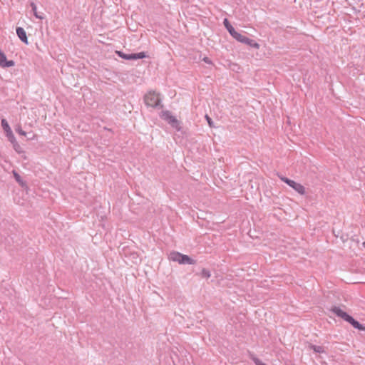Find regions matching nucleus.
Listing matches in <instances>:
<instances>
[{
	"mask_svg": "<svg viewBox=\"0 0 365 365\" xmlns=\"http://www.w3.org/2000/svg\"><path fill=\"white\" fill-rule=\"evenodd\" d=\"M331 311L339 317H341L346 322L351 324L354 328L361 331H365V327L363 324H361L359 322L356 321L352 317L349 316L341 308L334 306L331 307Z\"/></svg>",
	"mask_w": 365,
	"mask_h": 365,
	"instance_id": "nucleus-1",
	"label": "nucleus"
},
{
	"mask_svg": "<svg viewBox=\"0 0 365 365\" xmlns=\"http://www.w3.org/2000/svg\"><path fill=\"white\" fill-rule=\"evenodd\" d=\"M169 259L173 262H178L179 264H193L195 262L190 257L182 255L178 252H172L169 255Z\"/></svg>",
	"mask_w": 365,
	"mask_h": 365,
	"instance_id": "nucleus-2",
	"label": "nucleus"
},
{
	"mask_svg": "<svg viewBox=\"0 0 365 365\" xmlns=\"http://www.w3.org/2000/svg\"><path fill=\"white\" fill-rule=\"evenodd\" d=\"M144 101L148 106L155 108L160 105L161 100L159 93L150 91L145 96Z\"/></svg>",
	"mask_w": 365,
	"mask_h": 365,
	"instance_id": "nucleus-3",
	"label": "nucleus"
},
{
	"mask_svg": "<svg viewBox=\"0 0 365 365\" xmlns=\"http://www.w3.org/2000/svg\"><path fill=\"white\" fill-rule=\"evenodd\" d=\"M161 118L168 121V123L176 130L179 131L181 129L180 122L173 116L168 110L163 111Z\"/></svg>",
	"mask_w": 365,
	"mask_h": 365,
	"instance_id": "nucleus-4",
	"label": "nucleus"
},
{
	"mask_svg": "<svg viewBox=\"0 0 365 365\" xmlns=\"http://www.w3.org/2000/svg\"><path fill=\"white\" fill-rule=\"evenodd\" d=\"M279 178L280 180L285 183H287L289 186L292 187L295 191H297L300 195H304L305 194V187L300 183L296 182L294 180H289L287 178H285L282 175H279Z\"/></svg>",
	"mask_w": 365,
	"mask_h": 365,
	"instance_id": "nucleus-5",
	"label": "nucleus"
},
{
	"mask_svg": "<svg viewBox=\"0 0 365 365\" xmlns=\"http://www.w3.org/2000/svg\"><path fill=\"white\" fill-rule=\"evenodd\" d=\"M16 34L18 37L26 44H28V38L25 30L21 27L16 28Z\"/></svg>",
	"mask_w": 365,
	"mask_h": 365,
	"instance_id": "nucleus-6",
	"label": "nucleus"
},
{
	"mask_svg": "<svg viewBox=\"0 0 365 365\" xmlns=\"http://www.w3.org/2000/svg\"><path fill=\"white\" fill-rule=\"evenodd\" d=\"M231 36L237 41L243 43H245L247 39V36L237 32L236 31Z\"/></svg>",
	"mask_w": 365,
	"mask_h": 365,
	"instance_id": "nucleus-7",
	"label": "nucleus"
},
{
	"mask_svg": "<svg viewBox=\"0 0 365 365\" xmlns=\"http://www.w3.org/2000/svg\"><path fill=\"white\" fill-rule=\"evenodd\" d=\"M30 6H31V9H32V11H33V13H34V15L35 16V17H36V19H41V20H42V19H44L43 15V14H39V13L37 11V6H36V5L34 2H31V3H30Z\"/></svg>",
	"mask_w": 365,
	"mask_h": 365,
	"instance_id": "nucleus-8",
	"label": "nucleus"
},
{
	"mask_svg": "<svg viewBox=\"0 0 365 365\" xmlns=\"http://www.w3.org/2000/svg\"><path fill=\"white\" fill-rule=\"evenodd\" d=\"M224 26L227 29L230 35H232L235 31V29L232 26V25L230 24L229 21L227 19H224L223 21Z\"/></svg>",
	"mask_w": 365,
	"mask_h": 365,
	"instance_id": "nucleus-9",
	"label": "nucleus"
},
{
	"mask_svg": "<svg viewBox=\"0 0 365 365\" xmlns=\"http://www.w3.org/2000/svg\"><path fill=\"white\" fill-rule=\"evenodd\" d=\"M1 126H2L3 129H4V130L6 133H11V128H10V126H9V125L8 122L6 121V119H2V120H1Z\"/></svg>",
	"mask_w": 365,
	"mask_h": 365,
	"instance_id": "nucleus-10",
	"label": "nucleus"
},
{
	"mask_svg": "<svg viewBox=\"0 0 365 365\" xmlns=\"http://www.w3.org/2000/svg\"><path fill=\"white\" fill-rule=\"evenodd\" d=\"M245 43L257 49L259 48V44L258 43L255 42L254 40L250 39L249 38H247Z\"/></svg>",
	"mask_w": 365,
	"mask_h": 365,
	"instance_id": "nucleus-11",
	"label": "nucleus"
},
{
	"mask_svg": "<svg viewBox=\"0 0 365 365\" xmlns=\"http://www.w3.org/2000/svg\"><path fill=\"white\" fill-rule=\"evenodd\" d=\"M309 348L317 353H324L325 351L324 347L322 346L310 345Z\"/></svg>",
	"mask_w": 365,
	"mask_h": 365,
	"instance_id": "nucleus-12",
	"label": "nucleus"
},
{
	"mask_svg": "<svg viewBox=\"0 0 365 365\" xmlns=\"http://www.w3.org/2000/svg\"><path fill=\"white\" fill-rule=\"evenodd\" d=\"M13 175L14 176L15 180L20 184L23 185V181L21 180V176L15 171H13Z\"/></svg>",
	"mask_w": 365,
	"mask_h": 365,
	"instance_id": "nucleus-13",
	"label": "nucleus"
},
{
	"mask_svg": "<svg viewBox=\"0 0 365 365\" xmlns=\"http://www.w3.org/2000/svg\"><path fill=\"white\" fill-rule=\"evenodd\" d=\"M118 53L120 56H121L122 58H123L125 59H134V58L135 57V56H133L132 54L131 55L123 54L120 51H118Z\"/></svg>",
	"mask_w": 365,
	"mask_h": 365,
	"instance_id": "nucleus-14",
	"label": "nucleus"
},
{
	"mask_svg": "<svg viewBox=\"0 0 365 365\" xmlns=\"http://www.w3.org/2000/svg\"><path fill=\"white\" fill-rule=\"evenodd\" d=\"M6 135H7V137H8L9 140L11 141V143H12L13 144H14V143H16V142L15 137H14V134H13V133H12V130H11V133H6Z\"/></svg>",
	"mask_w": 365,
	"mask_h": 365,
	"instance_id": "nucleus-15",
	"label": "nucleus"
},
{
	"mask_svg": "<svg viewBox=\"0 0 365 365\" xmlns=\"http://www.w3.org/2000/svg\"><path fill=\"white\" fill-rule=\"evenodd\" d=\"M210 272L206 269H202L201 276L205 278H209L210 277Z\"/></svg>",
	"mask_w": 365,
	"mask_h": 365,
	"instance_id": "nucleus-16",
	"label": "nucleus"
},
{
	"mask_svg": "<svg viewBox=\"0 0 365 365\" xmlns=\"http://www.w3.org/2000/svg\"><path fill=\"white\" fill-rule=\"evenodd\" d=\"M133 56H135V57L134 58V59H137V58H143L145 57V53L143 52H140V53H136V54H132Z\"/></svg>",
	"mask_w": 365,
	"mask_h": 365,
	"instance_id": "nucleus-17",
	"label": "nucleus"
},
{
	"mask_svg": "<svg viewBox=\"0 0 365 365\" xmlns=\"http://www.w3.org/2000/svg\"><path fill=\"white\" fill-rule=\"evenodd\" d=\"M205 118L207 121V123L210 127L212 128L214 127L213 121L212 120L211 118H210L207 115H205Z\"/></svg>",
	"mask_w": 365,
	"mask_h": 365,
	"instance_id": "nucleus-18",
	"label": "nucleus"
},
{
	"mask_svg": "<svg viewBox=\"0 0 365 365\" xmlns=\"http://www.w3.org/2000/svg\"><path fill=\"white\" fill-rule=\"evenodd\" d=\"M16 131L19 134H20V135H21L25 136V135H26V132H25V131H24V130L21 128V127H20V126H19V127L16 129Z\"/></svg>",
	"mask_w": 365,
	"mask_h": 365,
	"instance_id": "nucleus-19",
	"label": "nucleus"
},
{
	"mask_svg": "<svg viewBox=\"0 0 365 365\" xmlns=\"http://www.w3.org/2000/svg\"><path fill=\"white\" fill-rule=\"evenodd\" d=\"M253 360L256 365H266L263 362H262L259 359L257 358H253Z\"/></svg>",
	"mask_w": 365,
	"mask_h": 365,
	"instance_id": "nucleus-20",
	"label": "nucleus"
},
{
	"mask_svg": "<svg viewBox=\"0 0 365 365\" xmlns=\"http://www.w3.org/2000/svg\"><path fill=\"white\" fill-rule=\"evenodd\" d=\"M14 148L17 152H19V148H20V146L18 145L17 143H14Z\"/></svg>",
	"mask_w": 365,
	"mask_h": 365,
	"instance_id": "nucleus-21",
	"label": "nucleus"
},
{
	"mask_svg": "<svg viewBox=\"0 0 365 365\" xmlns=\"http://www.w3.org/2000/svg\"><path fill=\"white\" fill-rule=\"evenodd\" d=\"M203 60H204V61H205V62H206L207 63H211L210 60L208 58H207V57L204 58V59H203Z\"/></svg>",
	"mask_w": 365,
	"mask_h": 365,
	"instance_id": "nucleus-22",
	"label": "nucleus"
},
{
	"mask_svg": "<svg viewBox=\"0 0 365 365\" xmlns=\"http://www.w3.org/2000/svg\"><path fill=\"white\" fill-rule=\"evenodd\" d=\"M363 246L365 248V241L363 242Z\"/></svg>",
	"mask_w": 365,
	"mask_h": 365,
	"instance_id": "nucleus-23",
	"label": "nucleus"
}]
</instances>
